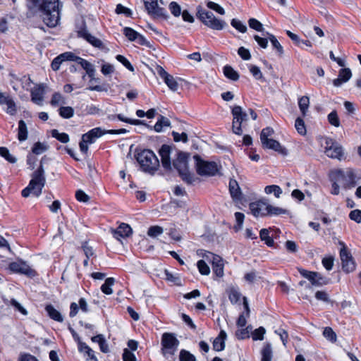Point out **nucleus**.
I'll list each match as a JSON object with an SVG mask.
<instances>
[{"label": "nucleus", "instance_id": "obj_53", "mask_svg": "<svg viewBox=\"0 0 361 361\" xmlns=\"http://www.w3.org/2000/svg\"><path fill=\"white\" fill-rule=\"evenodd\" d=\"M231 25L240 32L245 33L247 31V27L240 20L233 18L231 21Z\"/></svg>", "mask_w": 361, "mask_h": 361}, {"label": "nucleus", "instance_id": "obj_24", "mask_svg": "<svg viewBox=\"0 0 361 361\" xmlns=\"http://www.w3.org/2000/svg\"><path fill=\"white\" fill-rule=\"evenodd\" d=\"M226 333L221 330L218 336L213 341V349L215 351H222L225 348V341L226 339Z\"/></svg>", "mask_w": 361, "mask_h": 361}, {"label": "nucleus", "instance_id": "obj_62", "mask_svg": "<svg viewBox=\"0 0 361 361\" xmlns=\"http://www.w3.org/2000/svg\"><path fill=\"white\" fill-rule=\"evenodd\" d=\"M169 10L171 12V13L176 17L179 16L181 13V8L180 5L175 1H172L170 3Z\"/></svg>", "mask_w": 361, "mask_h": 361}, {"label": "nucleus", "instance_id": "obj_64", "mask_svg": "<svg viewBox=\"0 0 361 361\" xmlns=\"http://www.w3.org/2000/svg\"><path fill=\"white\" fill-rule=\"evenodd\" d=\"M349 218L355 221L356 223H360L361 222V210L356 209L354 210H352L349 214Z\"/></svg>", "mask_w": 361, "mask_h": 361}, {"label": "nucleus", "instance_id": "obj_4", "mask_svg": "<svg viewBox=\"0 0 361 361\" xmlns=\"http://www.w3.org/2000/svg\"><path fill=\"white\" fill-rule=\"evenodd\" d=\"M136 159L140 168L145 172L153 174L159 167V161L152 150H142L137 153Z\"/></svg>", "mask_w": 361, "mask_h": 361}, {"label": "nucleus", "instance_id": "obj_59", "mask_svg": "<svg viewBox=\"0 0 361 361\" xmlns=\"http://www.w3.org/2000/svg\"><path fill=\"white\" fill-rule=\"evenodd\" d=\"M123 33L130 41L136 40V38L137 37V35L139 34L138 32H137L136 31L130 27H125L123 29Z\"/></svg>", "mask_w": 361, "mask_h": 361}, {"label": "nucleus", "instance_id": "obj_42", "mask_svg": "<svg viewBox=\"0 0 361 361\" xmlns=\"http://www.w3.org/2000/svg\"><path fill=\"white\" fill-rule=\"evenodd\" d=\"M327 119L329 123L334 127H339L341 125L340 119L336 110L329 114Z\"/></svg>", "mask_w": 361, "mask_h": 361}, {"label": "nucleus", "instance_id": "obj_17", "mask_svg": "<svg viewBox=\"0 0 361 361\" xmlns=\"http://www.w3.org/2000/svg\"><path fill=\"white\" fill-rule=\"evenodd\" d=\"M222 166L213 161H204V176H221Z\"/></svg>", "mask_w": 361, "mask_h": 361}, {"label": "nucleus", "instance_id": "obj_38", "mask_svg": "<svg viewBox=\"0 0 361 361\" xmlns=\"http://www.w3.org/2000/svg\"><path fill=\"white\" fill-rule=\"evenodd\" d=\"M85 38L87 42H89L92 45H93L95 47L99 48V49H104V46L103 44V42L98 38L95 37L94 36H92L90 34H85Z\"/></svg>", "mask_w": 361, "mask_h": 361}, {"label": "nucleus", "instance_id": "obj_34", "mask_svg": "<svg viewBox=\"0 0 361 361\" xmlns=\"http://www.w3.org/2000/svg\"><path fill=\"white\" fill-rule=\"evenodd\" d=\"M262 359L261 361H271L272 350L270 343H266L262 350Z\"/></svg>", "mask_w": 361, "mask_h": 361}, {"label": "nucleus", "instance_id": "obj_19", "mask_svg": "<svg viewBox=\"0 0 361 361\" xmlns=\"http://www.w3.org/2000/svg\"><path fill=\"white\" fill-rule=\"evenodd\" d=\"M228 190L233 201H240L243 198V192L238 181L231 178L228 183Z\"/></svg>", "mask_w": 361, "mask_h": 361}, {"label": "nucleus", "instance_id": "obj_27", "mask_svg": "<svg viewBox=\"0 0 361 361\" xmlns=\"http://www.w3.org/2000/svg\"><path fill=\"white\" fill-rule=\"evenodd\" d=\"M73 61H78L82 67L86 71L87 75L91 78L94 77L95 70L90 62L75 56Z\"/></svg>", "mask_w": 361, "mask_h": 361}, {"label": "nucleus", "instance_id": "obj_6", "mask_svg": "<svg viewBox=\"0 0 361 361\" xmlns=\"http://www.w3.org/2000/svg\"><path fill=\"white\" fill-rule=\"evenodd\" d=\"M339 245L341 246L339 251V255L341 261L342 269L346 274L353 272L355 270L356 263L351 252L344 242L339 241Z\"/></svg>", "mask_w": 361, "mask_h": 361}, {"label": "nucleus", "instance_id": "obj_26", "mask_svg": "<svg viewBox=\"0 0 361 361\" xmlns=\"http://www.w3.org/2000/svg\"><path fill=\"white\" fill-rule=\"evenodd\" d=\"M45 310L51 319L59 322H62L63 321V318L61 313L56 310L53 305H47L45 307Z\"/></svg>", "mask_w": 361, "mask_h": 361}, {"label": "nucleus", "instance_id": "obj_39", "mask_svg": "<svg viewBox=\"0 0 361 361\" xmlns=\"http://www.w3.org/2000/svg\"><path fill=\"white\" fill-rule=\"evenodd\" d=\"M331 281V279L328 277L323 276L319 272L317 271V276H315V281L314 286H323L328 285Z\"/></svg>", "mask_w": 361, "mask_h": 361}, {"label": "nucleus", "instance_id": "obj_46", "mask_svg": "<svg viewBox=\"0 0 361 361\" xmlns=\"http://www.w3.org/2000/svg\"><path fill=\"white\" fill-rule=\"evenodd\" d=\"M51 135L63 143H67L69 141V136L68 134L65 133H59L56 129L51 130Z\"/></svg>", "mask_w": 361, "mask_h": 361}, {"label": "nucleus", "instance_id": "obj_3", "mask_svg": "<svg viewBox=\"0 0 361 361\" xmlns=\"http://www.w3.org/2000/svg\"><path fill=\"white\" fill-rule=\"evenodd\" d=\"M45 183L44 170L41 162L38 169L32 173L27 187L22 190L23 197H27L30 194L39 197L42 194Z\"/></svg>", "mask_w": 361, "mask_h": 361}, {"label": "nucleus", "instance_id": "obj_50", "mask_svg": "<svg viewBox=\"0 0 361 361\" xmlns=\"http://www.w3.org/2000/svg\"><path fill=\"white\" fill-rule=\"evenodd\" d=\"M74 110L71 106H62L59 109V114L64 118H70L73 116Z\"/></svg>", "mask_w": 361, "mask_h": 361}, {"label": "nucleus", "instance_id": "obj_28", "mask_svg": "<svg viewBox=\"0 0 361 361\" xmlns=\"http://www.w3.org/2000/svg\"><path fill=\"white\" fill-rule=\"evenodd\" d=\"M223 72L226 78L233 81H237L240 78L238 73L229 65H226L223 68Z\"/></svg>", "mask_w": 361, "mask_h": 361}, {"label": "nucleus", "instance_id": "obj_55", "mask_svg": "<svg viewBox=\"0 0 361 361\" xmlns=\"http://www.w3.org/2000/svg\"><path fill=\"white\" fill-rule=\"evenodd\" d=\"M266 331L265 329L262 326H260L256 329L252 334V339L254 341H262L264 338V335Z\"/></svg>", "mask_w": 361, "mask_h": 361}, {"label": "nucleus", "instance_id": "obj_36", "mask_svg": "<svg viewBox=\"0 0 361 361\" xmlns=\"http://www.w3.org/2000/svg\"><path fill=\"white\" fill-rule=\"evenodd\" d=\"M18 137L20 141H24L27 138V128L23 120H20L18 123Z\"/></svg>", "mask_w": 361, "mask_h": 361}, {"label": "nucleus", "instance_id": "obj_23", "mask_svg": "<svg viewBox=\"0 0 361 361\" xmlns=\"http://www.w3.org/2000/svg\"><path fill=\"white\" fill-rule=\"evenodd\" d=\"M75 55L71 52H65L55 58L51 63V68L54 71H57L61 63L65 61H73Z\"/></svg>", "mask_w": 361, "mask_h": 361}, {"label": "nucleus", "instance_id": "obj_14", "mask_svg": "<svg viewBox=\"0 0 361 361\" xmlns=\"http://www.w3.org/2000/svg\"><path fill=\"white\" fill-rule=\"evenodd\" d=\"M269 204L264 200H259L250 203L249 208L255 217L268 216Z\"/></svg>", "mask_w": 361, "mask_h": 361}, {"label": "nucleus", "instance_id": "obj_54", "mask_svg": "<svg viewBox=\"0 0 361 361\" xmlns=\"http://www.w3.org/2000/svg\"><path fill=\"white\" fill-rule=\"evenodd\" d=\"M164 232L162 227L159 226H153L149 228L147 235L152 238H155Z\"/></svg>", "mask_w": 361, "mask_h": 361}, {"label": "nucleus", "instance_id": "obj_16", "mask_svg": "<svg viewBox=\"0 0 361 361\" xmlns=\"http://www.w3.org/2000/svg\"><path fill=\"white\" fill-rule=\"evenodd\" d=\"M261 142L264 149H273L283 156H286L288 153V149L274 139L268 138L261 141Z\"/></svg>", "mask_w": 361, "mask_h": 361}, {"label": "nucleus", "instance_id": "obj_56", "mask_svg": "<svg viewBox=\"0 0 361 361\" xmlns=\"http://www.w3.org/2000/svg\"><path fill=\"white\" fill-rule=\"evenodd\" d=\"M334 258L333 256L325 257L322 260L323 267L327 270L331 271L333 269Z\"/></svg>", "mask_w": 361, "mask_h": 361}, {"label": "nucleus", "instance_id": "obj_9", "mask_svg": "<svg viewBox=\"0 0 361 361\" xmlns=\"http://www.w3.org/2000/svg\"><path fill=\"white\" fill-rule=\"evenodd\" d=\"M108 133V130H102L101 128H95L85 133L82 136V140L79 143L80 149L84 154L88 151L87 144L94 143L95 140L103 135Z\"/></svg>", "mask_w": 361, "mask_h": 361}, {"label": "nucleus", "instance_id": "obj_20", "mask_svg": "<svg viewBox=\"0 0 361 361\" xmlns=\"http://www.w3.org/2000/svg\"><path fill=\"white\" fill-rule=\"evenodd\" d=\"M111 232L114 237L121 241V238H124L130 236L133 231L128 224L122 223L116 229L112 230Z\"/></svg>", "mask_w": 361, "mask_h": 361}, {"label": "nucleus", "instance_id": "obj_12", "mask_svg": "<svg viewBox=\"0 0 361 361\" xmlns=\"http://www.w3.org/2000/svg\"><path fill=\"white\" fill-rule=\"evenodd\" d=\"M204 25L214 30H222L226 26L225 20L216 18L212 11H204Z\"/></svg>", "mask_w": 361, "mask_h": 361}, {"label": "nucleus", "instance_id": "obj_11", "mask_svg": "<svg viewBox=\"0 0 361 361\" xmlns=\"http://www.w3.org/2000/svg\"><path fill=\"white\" fill-rule=\"evenodd\" d=\"M204 259L212 264L214 275L219 278L224 276V261L220 255L204 250Z\"/></svg>", "mask_w": 361, "mask_h": 361}, {"label": "nucleus", "instance_id": "obj_52", "mask_svg": "<svg viewBox=\"0 0 361 361\" xmlns=\"http://www.w3.org/2000/svg\"><path fill=\"white\" fill-rule=\"evenodd\" d=\"M249 71L255 79L264 80L263 75L258 66L250 65L249 66Z\"/></svg>", "mask_w": 361, "mask_h": 361}, {"label": "nucleus", "instance_id": "obj_37", "mask_svg": "<svg viewBox=\"0 0 361 361\" xmlns=\"http://www.w3.org/2000/svg\"><path fill=\"white\" fill-rule=\"evenodd\" d=\"M248 25L251 29H253L257 32H262V34L266 33V32H264V29L262 23L261 22H259L258 20H257L256 18H250L248 20Z\"/></svg>", "mask_w": 361, "mask_h": 361}, {"label": "nucleus", "instance_id": "obj_51", "mask_svg": "<svg viewBox=\"0 0 361 361\" xmlns=\"http://www.w3.org/2000/svg\"><path fill=\"white\" fill-rule=\"evenodd\" d=\"M207 6L211 9V10H213L216 13L220 14V15H224L225 14V10L224 8L221 6L219 4L215 3V2H213V1H207Z\"/></svg>", "mask_w": 361, "mask_h": 361}, {"label": "nucleus", "instance_id": "obj_29", "mask_svg": "<svg viewBox=\"0 0 361 361\" xmlns=\"http://www.w3.org/2000/svg\"><path fill=\"white\" fill-rule=\"evenodd\" d=\"M310 105V98L307 96H302L298 99V106L303 117L307 115Z\"/></svg>", "mask_w": 361, "mask_h": 361}, {"label": "nucleus", "instance_id": "obj_21", "mask_svg": "<svg viewBox=\"0 0 361 361\" xmlns=\"http://www.w3.org/2000/svg\"><path fill=\"white\" fill-rule=\"evenodd\" d=\"M44 92H45V85L44 84H40V85H36L31 90L32 101L38 105H42L43 99H44Z\"/></svg>", "mask_w": 361, "mask_h": 361}, {"label": "nucleus", "instance_id": "obj_8", "mask_svg": "<svg viewBox=\"0 0 361 361\" xmlns=\"http://www.w3.org/2000/svg\"><path fill=\"white\" fill-rule=\"evenodd\" d=\"M324 153L331 159L341 160L344 157V152L342 146L334 139L329 137H324Z\"/></svg>", "mask_w": 361, "mask_h": 361}, {"label": "nucleus", "instance_id": "obj_49", "mask_svg": "<svg viewBox=\"0 0 361 361\" xmlns=\"http://www.w3.org/2000/svg\"><path fill=\"white\" fill-rule=\"evenodd\" d=\"M193 159L195 160V168L197 173L202 176L203 175V160L200 155H194Z\"/></svg>", "mask_w": 361, "mask_h": 361}, {"label": "nucleus", "instance_id": "obj_31", "mask_svg": "<svg viewBox=\"0 0 361 361\" xmlns=\"http://www.w3.org/2000/svg\"><path fill=\"white\" fill-rule=\"evenodd\" d=\"M259 237L261 240L264 241L268 247H273L274 240L272 237L269 235V231L267 228H262L259 231Z\"/></svg>", "mask_w": 361, "mask_h": 361}, {"label": "nucleus", "instance_id": "obj_47", "mask_svg": "<svg viewBox=\"0 0 361 361\" xmlns=\"http://www.w3.org/2000/svg\"><path fill=\"white\" fill-rule=\"evenodd\" d=\"M235 217L236 221V224L233 226V229L235 231H240L243 227V224L245 219V215L242 212H237L235 213Z\"/></svg>", "mask_w": 361, "mask_h": 361}, {"label": "nucleus", "instance_id": "obj_45", "mask_svg": "<svg viewBox=\"0 0 361 361\" xmlns=\"http://www.w3.org/2000/svg\"><path fill=\"white\" fill-rule=\"evenodd\" d=\"M4 301L5 303L10 304L11 305L13 306L16 310H18L23 315L27 314V311L15 299H11V300L4 299Z\"/></svg>", "mask_w": 361, "mask_h": 361}, {"label": "nucleus", "instance_id": "obj_5", "mask_svg": "<svg viewBox=\"0 0 361 361\" xmlns=\"http://www.w3.org/2000/svg\"><path fill=\"white\" fill-rule=\"evenodd\" d=\"M189 154L183 152H176L173 157L172 166H173L181 176L182 179L188 183L194 180L192 173L188 166V159Z\"/></svg>", "mask_w": 361, "mask_h": 361}, {"label": "nucleus", "instance_id": "obj_40", "mask_svg": "<svg viewBox=\"0 0 361 361\" xmlns=\"http://www.w3.org/2000/svg\"><path fill=\"white\" fill-rule=\"evenodd\" d=\"M295 127L300 135H305L306 134L307 130L303 118L298 117L295 121Z\"/></svg>", "mask_w": 361, "mask_h": 361}, {"label": "nucleus", "instance_id": "obj_35", "mask_svg": "<svg viewBox=\"0 0 361 361\" xmlns=\"http://www.w3.org/2000/svg\"><path fill=\"white\" fill-rule=\"evenodd\" d=\"M267 212L268 216H281L289 214L288 210L281 207H274L271 204H269V209Z\"/></svg>", "mask_w": 361, "mask_h": 361}, {"label": "nucleus", "instance_id": "obj_2", "mask_svg": "<svg viewBox=\"0 0 361 361\" xmlns=\"http://www.w3.org/2000/svg\"><path fill=\"white\" fill-rule=\"evenodd\" d=\"M28 7L34 11L41 12L44 23L49 27H56L60 20V8L59 0H29Z\"/></svg>", "mask_w": 361, "mask_h": 361}, {"label": "nucleus", "instance_id": "obj_61", "mask_svg": "<svg viewBox=\"0 0 361 361\" xmlns=\"http://www.w3.org/2000/svg\"><path fill=\"white\" fill-rule=\"evenodd\" d=\"M238 54L240 57L245 61L250 60L251 59V54L250 51L244 47H240L238 49Z\"/></svg>", "mask_w": 361, "mask_h": 361}, {"label": "nucleus", "instance_id": "obj_15", "mask_svg": "<svg viewBox=\"0 0 361 361\" xmlns=\"http://www.w3.org/2000/svg\"><path fill=\"white\" fill-rule=\"evenodd\" d=\"M156 71L158 75L164 80L170 90L173 92L178 90L179 84L173 76L169 75L161 66H157Z\"/></svg>", "mask_w": 361, "mask_h": 361}, {"label": "nucleus", "instance_id": "obj_57", "mask_svg": "<svg viewBox=\"0 0 361 361\" xmlns=\"http://www.w3.org/2000/svg\"><path fill=\"white\" fill-rule=\"evenodd\" d=\"M180 361H195V357L185 350H181L179 355Z\"/></svg>", "mask_w": 361, "mask_h": 361}, {"label": "nucleus", "instance_id": "obj_32", "mask_svg": "<svg viewBox=\"0 0 361 361\" xmlns=\"http://www.w3.org/2000/svg\"><path fill=\"white\" fill-rule=\"evenodd\" d=\"M226 292L228 299L232 304H236L240 301L241 294L236 288L231 287Z\"/></svg>", "mask_w": 361, "mask_h": 361}, {"label": "nucleus", "instance_id": "obj_30", "mask_svg": "<svg viewBox=\"0 0 361 361\" xmlns=\"http://www.w3.org/2000/svg\"><path fill=\"white\" fill-rule=\"evenodd\" d=\"M297 269H298V271L300 273V274L302 277L307 279L310 282V283L312 286H314V281H315V276H317V271H308L302 267H298Z\"/></svg>", "mask_w": 361, "mask_h": 361}, {"label": "nucleus", "instance_id": "obj_10", "mask_svg": "<svg viewBox=\"0 0 361 361\" xmlns=\"http://www.w3.org/2000/svg\"><path fill=\"white\" fill-rule=\"evenodd\" d=\"M178 344V340L172 334L164 333L161 339L163 355L166 358H169V355H173L177 350Z\"/></svg>", "mask_w": 361, "mask_h": 361}, {"label": "nucleus", "instance_id": "obj_1", "mask_svg": "<svg viewBox=\"0 0 361 361\" xmlns=\"http://www.w3.org/2000/svg\"><path fill=\"white\" fill-rule=\"evenodd\" d=\"M329 178L331 183L330 193L333 195L340 194V185L345 190L354 188L358 183L360 177L353 168L336 169L330 171Z\"/></svg>", "mask_w": 361, "mask_h": 361}, {"label": "nucleus", "instance_id": "obj_58", "mask_svg": "<svg viewBox=\"0 0 361 361\" xmlns=\"http://www.w3.org/2000/svg\"><path fill=\"white\" fill-rule=\"evenodd\" d=\"M0 155L11 163L16 162V159L10 154L9 151L6 147H0Z\"/></svg>", "mask_w": 361, "mask_h": 361}, {"label": "nucleus", "instance_id": "obj_60", "mask_svg": "<svg viewBox=\"0 0 361 361\" xmlns=\"http://www.w3.org/2000/svg\"><path fill=\"white\" fill-rule=\"evenodd\" d=\"M254 39L257 42L258 45L262 48L266 49L268 47V40H269L267 37H262L257 35H255L253 36Z\"/></svg>", "mask_w": 361, "mask_h": 361}, {"label": "nucleus", "instance_id": "obj_63", "mask_svg": "<svg viewBox=\"0 0 361 361\" xmlns=\"http://www.w3.org/2000/svg\"><path fill=\"white\" fill-rule=\"evenodd\" d=\"M61 104H65V101L62 95L59 92L54 93L51 99V104L52 106H57Z\"/></svg>", "mask_w": 361, "mask_h": 361}, {"label": "nucleus", "instance_id": "obj_25", "mask_svg": "<svg viewBox=\"0 0 361 361\" xmlns=\"http://www.w3.org/2000/svg\"><path fill=\"white\" fill-rule=\"evenodd\" d=\"M263 36L267 37L269 41L271 43V45L274 49H276L277 54L279 57H281L283 55L284 50L282 45L276 39V36L273 34L266 32V33H263Z\"/></svg>", "mask_w": 361, "mask_h": 361}, {"label": "nucleus", "instance_id": "obj_48", "mask_svg": "<svg viewBox=\"0 0 361 361\" xmlns=\"http://www.w3.org/2000/svg\"><path fill=\"white\" fill-rule=\"evenodd\" d=\"M170 125V121L168 118L164 116H161L160 118L158 120L157 123L154 126V130L157 132H161L162 130L163 127L169 126Z\"/></svg>", "mask_w": 361, "mask_h": 361}, {"label": "nucleus", "instance_id": "obj_43", "mask_svg": "<svg viewBox=\"0 0 361 361\" xmlns=\"http://www.w3.org/2000/svg\"><path fill=\"white\" fill-rule=\"evenodd\" d=\"M323 336L329 341L335 343L336 341V334L331 327L326 326L323 331Z\"/></svg>", "mask_w": 361, "mask_h": 361}, {"label": "nucleus", "instance_id": "obj_13", "mask_svg": "<svg viewBox=\"0 0 361 361\" xmlns=\"http://www.w3.org/2000/svg\"><path fill=\"white\" fill-rule=\"evenodd\" d=\"M173 152V148L166 145H162L159 151L162 166L167 171L172 170L171 155Z\"/></svg>", "mask_w": 361, "mask_h": 361}, {"label": "nucleus", "instance_id": "obj_33", "mask_svg": "<svg viewBox=\"0 0 361 361\" xmlns=\"http://www.w3.org/2000/svg\"><path fill=\"white\" fill-rule=\"evenodd\" d=\"M115 279L112 277L107 278L104 284L101 286V290L106 295L113 293L112 286L114 285Z\"/></svg>", "mask_w": 361, "mask_h": 361}, {"label": "nucleus", "instance_id": "obj_18", "mask_svg": "<svg viewBox=\"0 0 361 361\" xmlns=\"http://www.w3.org/2000/svg\"><path fill=\"white\" fill-rule=\"evenodd\" d=\"M147 13L154 16H161L164 10L159 7L157 0H143Z\"/></svg>", "mask_w": 361, "mask_h": 361}, {"label": "nucleus", "instance_id": "obj_22", "mask_svg": "<svg viewBox=\"0 0 361 361\" xmlns=\"http://www.w3.org/2000/svg\"><path fill=\"white\" fill-rule=\"evenodd\" d=\"M352 76V72L350 68H341L338 72V78L333 80V85L335 87H339L343 83L348 82Z\"/></svg>", "mask_w": 361, "mask_h": 361}, {"label": "nucleus", "instance_id": "obj_41", "mask_svg": "<svg viewBox=\"0 0 361 361\" xmlns=\"http://www.w3.org/2000/svg\"><path fill=\"white\" fill-rule=\"evenodd\" d=\"M264 191L267 194L274 193V196L277 198L282 194L281 188L277 185H267L265 187Z\"/></svg>", "mask_w": 361, "mask_h": 361}, {"label": "nucleus", "instance_id": "obj_44", "mask_svg": "<svg viewBox=\"0 0 361 361\" xmlns=\"http://www.w3.org/2000/svg\"><path fill=\"white\" fill-rule=\"evenodd\" d=\"M20 274H25L29 277H33L36 276L37 273L35 269L31 268L28 264H27L25 262H23L20 271Z\"/></svg>", "mask_w": 361, "mask_h": 361}, {"label": "nucleus", "instance_id": "obj_7", "mask_svg": "<svg viewBox=\"0 0 361 361\" xmlns=\"http://www.w3.org/2000/svg\"><path fill=\"white\" fill-rule=\"evenodd\" d=\"M233 116L232 131L234 134L241 135L243 134L242 124L247 120V114L243 111L240 106L235 105L231 109Z\"/></svg>", "mask_w": 361, "mask_h": 361}]
</instances>
